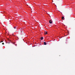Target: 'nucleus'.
I'll list each match as a JSON object with an SVG mask.
<instances>
[{
	"instance_id": "obj_1",
	"label": "nucleus",
	"mask_w": 75,
	"mask_h": 75,
	"mask_svg": "<svg viewBox=\"0 0 75 75\" xmlns=\"http://www.w3.org/2000/svg\"><path fill=\"white\" fill-rule=\"evenodd\" d=\"M49 23L50 24H52V21L51 20H50L49 21Z\"/></svg>"
},
{
	"instance_id": "obj_2",
	"label": "nucleus",
	"mask_w": 75,
	"mask_h": 75,
	"mask_svg": "<svg viewBox=\"0 0 75 75\" xmlns=\"http://www.w3.org/2000/svg\"><path fill=\"white\" fill-rule=\"evenodd\" d=\"M43 39H44V38H43V37L40 38V40H43Z\"/></svg>"
},
{
	"instance_id": "obj_3",
	"label": "nucleus",
	"mask_w": 75,
	"mask_h": 75,
	"mask_svg": "<svg viewBox=\"0 0 75 75\" xmlns=\"http://www.w3.org/2000/svg\"><path fill=\"white\" fill-rule=\"evenodd\" d=\"M43 44L44 45H47V43H46V42H44Z\"/></svg>"
},
{
	"instance_id": "obj_4",
	"label": "nucleus",
	"mask_w": 75,
	"mask_h": 75,
	"mask_svg": "<svg viewBox=\"0 0 75 75\" xmlns=\"http://www.w3.org/2000/svg\"><path fill=\"white\" fill-rule=\"evenodd\" d=\"M45 34H47V32H45Z\"/></svg>"
},
{
	"instance_id": "obj_5",
	"label": "nucleus",
	"mask_w": 75,
	"mask_h": 75,
	"mask_svg": "<svg viewBox=\"0 0 75 75\" xmlns=\"http://www.w3.org/2000/svg\"><path fill=\"white\" fill-rule=\"evenodd\" d=\"M64 17H62V19L63 20V19H64Z\"/></svg>"
},
{
	"instance_id": "obj_6",
	"label": "nucleus",
	"mask_w": 75,
	"mask_h": 75,
	"mask_svg": "<svg viewBox=\"0 0 75 75\" xmlns=\"http://www.w3.org/2000/svg\"><path fill=\"white\" fill-rule=\"evenodd\" d=\"M8 40H9V41H11V40H9V39H8Z\"/></svg>"
},
{
	"instance_id": "obj_7",
	"label": "nucleus",
	"mask_w": 75,
	"mask_h": 75,
	"mask_svg": "<svg viewBox=\"0 0 75 75\" xmlns=\"http://www.w3.org/2000/svg\"><path fill=\"white\" fill-rule=\"evenodd\" d=\"M2 45H4V43H2Z\"/></svg>"
},
{
	"instance_id": "obj_8",
	"label": "nucleus",
	"mask_w": 75,
	"mask_h": 75,
	"mask_svg": "<svg viewBox=\"0 0 75 75\" xmlns=\"http://www.w3.org/2000/svg\"><path fill=\"white\" fill-rule=\"evenodd\" d=\"M14 28H15V29L16 28V27H14Z\"/></svg>"
},
{
	"instance_id": "obj_9",
	"label": "nucleus",
	"mask_w": 75,
	"mask_h": 75,
	"mask_svg": "<svg viewBox=\"0 0 75 75\" xmlns=\"http://www.w3.org/2000/svg\"><path fill=\"white\" fill-rule=\"evenodd\" d=\"M1 42H3V41H1Z\"/></svg>"
}]
</instances>
